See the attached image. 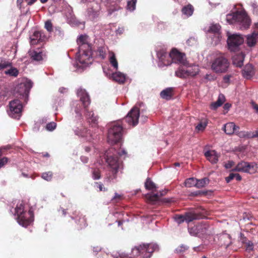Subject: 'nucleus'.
Listing matches in <instances>:
<instances>
[{
    "label": "nucleus",
    "mask_w": 258,
    "mask_h": 258,
    "mask_svg": "<svg viewBox=\"0 0 258 258\" xmlns=\"http://www.w3.org/2000/svg\"><path fill=\"white\" fill-rule=\"evenodd\" d=\"M223 130L228 135H231L235 133L237 129H239L238 126H236L234 123L230 122L226 123L223 126Z\"/></svg>",
    "instance_id": "5701e85b"
},
{
    "label": "nucleus",
    "mask_w": 258,
    "mask_h": 258,
    "mask_svg": "<svg viewBox=\"0 0 258 258\" xmlns=\"http://www.w3.org/2000/svg\"><path fill=\"white\" fill-rule=\"evenodd\" d=\"M157 56L159 60H164V59L165 57H168L170 56V53L168 54L167 52V50L166 49L161 48L158 50L157 52Z\"/></svg>",
    "instance_id": "7c9ffc66"
},
{
    "label": "nucleus",
    "mask_w": 258,
    "mask_h": 258,
    "mask_svg": "<svg viewBox=\"0 0 258 258\" xmlns=\"http://www.w3.org/2000/svg\"><path fill=\"white\" fill-rule=\"evenodd\" d=\"M148 200L151 203L155 202L159 200V196L158 194H148L147 196Z\"/></svg>",
    "instance_id": "58836bf2"
},
{
    "label": "nucleus",
    "mask_w": 258,
    "mask_h": 258,
    "mask_svg": "<svg viewBox=\"0 0 258 258\" xmlns=\"http://www.w3.org/2000/svg\"><path fill=\"white\" fill-rule=\"evenodd\" d=\"M89 130L86 128H83V131L80 133V135L82 137H87L88 134H90L88 133Z\"/></svg>",
    "instance_id": "052dcab7"
},
{
    "label": "nucleus",
    "mask_w": 258,
    "mask_h": 258,
    "mask_svg": "<svg viewBox=\"0 0 258 258\" xmlns=\"http://www.w3.org/2000/svg\"><path fill=\"white\" fill-rule=\"evenodd\" d=\"M15 214L17 216V222L23 227H26L33 222V212L31 209L27 211L22 203L17 205L15 208Z\"/></svg>",
    "instance_id": "20e7f679"
},
{
    "label": "nucleus",
    "mask_w": 258,
    "mask_h": 258,
    "mask_svg": "<svg viewBox=\"0 0 258 258\" xmlns=\"http://www.w3.org/2000/svg\"><path fill=\"white\" fill-rule=\"evenodd\" d=\"M30 43L32 45H36L41 42H43L46 39L43 32L39 31H35L30 37Z\"/></svg>",
    "instance_id": "a211bd4d"
},
{
    "label": "nucleus",
    "mask_w": 258,
    "mask_h": 258,
    "mask_svg": "<svg viewBox=\"0 0 258 258\" xmlns=\"http://www.w3.org/2000/svg\"><path fill=\"white\" fill-rule=\"evenodd\" d=\"M185 186L188 187H197V179L191 177L186 179L184 181Z\"/></svg>",
    "instance_id": "473e14b6"
},
{
    "label": "nucleus",
    "mask_w": 258,
    "mask_h": 258,
    "mask_svg": "<svg viewBox=\"0 0 258 258\" xmlns=\"http://www.w3.org/2000/svg\"><path fill=\"white\" fill-rule=\"evenodd\" d=\"M252 133V138L258 137V130H256L255 132H253Z\"/></svg>",
    "instance_id": "774afa93"
},
{
    "label": "nucleus",
    "mask_w": 258,
    "mask_h": 258,
    "mask_svg": "<svg viewBox=\"0 0 258 258\" xmlns=\"http://www.w3.org/2000/svg\"><path fill=\"white\" fill-rule=\"evenodd\" d=\"M87 36L81 35L77 39V43L79 45V49H85L86 48H91V45L87 43Z\"/></svg>",
    "instance_id": "4be33fe9"
},
{
    "label": "nucleus",
    "mask_w": 258,
    "mask_h": 258,
    "mask_svg": "<svg viewBox=\"0 0 258 258\" xmlns=\"http://www.w3.org/2000/svg\"><path fill=\"white\" fill-rule=\"evenodd\" d=\"M4 154V150L0 148V168L4 167L8 162L9 159L7 157H2Z\"/></svg>",
    "instance_id": "f704fd0d"
},
{
    "label": "nucleus",
    "mask_w": 258,
    "mask_h": 258,
    "mask_svg": "<svg viewBox=\"0 0 258 258\" xmlns=\"http://www.w3.org/2000/svg\"><path fill=\"white\" fill-rule=\"evenodd\" d=\"M231 106V105L230 104L227 103L224 104L223 108L225 110H229Z\"/></svg>",
    "instance_id": "0e129e2a"
},
{
    "label": "nucleus",
    "mask_w": 258,
    "mask_h": 258,
    "mask_svg": "<svg viewBox=\"0 0 258 258\" xmlns=\"http://www.w3.org/2000/svg\"><path fill=\"white\" fill-rule=\"evenodd\" d=\"M164 60H160V61L163 64L164 66H168L172 63V59L170 55L168 57H165Z\"/></svg>",
    "instance_id": "3c124183"
},
{
    "label": "nucleus",
    "mask_w": 258,
    "mask_h": 258,
    "mask_svg": "<svg viewBox=\"0 0 258 258\" xmlns=\"http://www.w3.org/2000/svg\"><path fill=\"white\" fill-rule=\"evenodd\" d=\"M41 177L48 181H51L53 177V173L51 171L43 172L42 174Z\"/></svg>",
    "instance_id": "ea45409f"
},
{
    "label": "nucleus",
    "mask_w": 258,
    "mask_h": 258,
    "mask_svg": "<svg viewBox=\"0 0 258 258\" xmlns=\"http://www.w3.org/2000/svg\"><path fill=\"white\" fill-rule=\"evenodd\" d=\"M242 76L246 79H249L253 75V68L251 64H247L245 66L242 72Z\"/></svg>",
    "instance_id": "bb28decb"
},
{
    "label": "nucleus",
    "mask_w": 258,
    "mask_h": 258,
    "mask_svg": "<svg viewBox=\"0 0 258 258\" xmlns=\"http://www.w3.org/2000/svg\"><path fill=\"white\" fill-rule=\"evenodd\" d=\"M71 217L73 219L75 220L77 224L76 228L78 230H81L87 226L86 218L82 214H81L79 211H74Z\"/></svg>",
    "instance_id": "dca6fc26"
},
{
    "label": "nucleus",
    "mask_w": 258,
    "mask_h": 258,
    "mask_svg": "<svg viewBox=\"0 0 258 258\" xmlns=\"http://www.w3.org/2000/svg\"><path fill=\"white\" fill-rule=\"evenodd\" d=\"M245 55L243 52L235 54L232 57L233 64L237 67H241L243 64Z\"/></svg>",
    "instance_id": "393cba45"
},
{
    "label": "nucleus",
    "mask_w": 258,
    "mask_h": 258,
    "mask_svg": "<svg viewBox=\"0 0 258 258\" xmlns=\"http://www.w3.org/2000/svg\"><path fill=\"white\" fill-rule=\"evenodd\" d=\"M257 169V164L254 162L249 163L241 161L237 164L232 171L253 173L256 171Z\"/></svg>",
    "instance_id": "ddd939ff"
},
{
    "label": "nucleus",
    "mask_w": 258,
    "mask_h": 258,
    "mask_svg": "<svg viewBox=\"0 0 258 258\" xmlns=\"http://www.w3.org/2000/svg\"><path fill=\"white\" fill-rule=\"evenodd\" d=\"M32 82L27 81L24 83L20 84L17 88V93L20 95V99L27 103L30 90L32 87Z\"/></svg>",
    "instance_id": "9d476101"
},
{
    "label": "nucleus",
    "mask_w": 258,
    "mask_h": 258,
    "mask_svg": "<svg viewBox=\"0 0 258 258\" xmlns=\"http://www.w3.org/2000/svg\"><path fill=\"white\" fill-rule=\"evenodd\" d=\"M18 71L16 68H12L5 72L6 74H9L11 76L17 77L18 75Z\"/></svg>",
    "instance_id": "c03bdc74"
},
{
    "label": "nucleus",
    "mask_w": 258,
    "mask_h": 258,
    "mask_svg": "<svg viewBox=\"0 0 258 258\" xmlns=\"http://www.w3.org/2000/svg\"><path fill=\"white\" fill-rule=\"evenodd\" d=\"M11 66V62L6 60H1L0 62V71H2L5 69Z\"/></svg>",
    "instance_id": "49530a36"
},
{
    "label": "nucleus",
    "mask_w": 258,
    "mask_h": 258,
    "mask_svg": "<svg viewBox=\"0 0 258 258\" xmlns=\"http://www.w3.org/2000/svg\"><path fill=\"white\" fill-rule=\"evenodd\" d=\"M207 125V121H204V122H200L196 127V130L198 131H203L206 127Z\"/></svg>",
    "instance_id": "09e8293b"
},
{
    "label": "nucleus",
    "mask_w": 258,
    "mask_h": 258,
    "mask_svg": "<svg viewBox=\"0 0 258 258\" xmlns=\"http://www.w3.org/2000/svg\"><path fill=\"white\" fill-rule=\"evenodd\" d=\"M78 60L80 63L87 65L91 63L92 58L91 47L85 49H79L77 52Z\"/></svg>",
    "instance_id": "2eb2a0df"
},
{
    "label": "nucleus",
    "mask_w": 258,
    "mask_h": 258,
    "mask_svg": "<svg viewBox=\"0 0 258 258\" xmlns=\"http://www.w3.org/2000/svg\"><path fill=\"white\" fill-rule=\"evenodd\" d=\"M28 54L32 60L40 61L43 59L42 52L40 50H30L29 51Z\"/></svg>",
    "instance_id": "a878e982"
},
{
    "label": "nucleus",
    "mask_w": 258,
    "mask_h": 258,
    "mask_svg": "<svg viewBox=\"0 0 258 258\" xmlns=\"http://www.w3.org/2000/svg\"><path fill=\"white\" fill-rule=\"evenodd\" d=\"M234 165V162L232 161H229L227 163H226L224 165L226 169L231 168Z\"/></svg>",
    "instance_id": "4d7b16f0"
},
{
    "label": "nucleus",
    "mask_w": 258,
    "mask_h": 258,
    "mask_svg": "<svg viewBox=\"0 0 258 258\" xmlns=\"http://www.w3.org/2000/svg\"><path fill=\"white\" fill-rule=\"evenodd\" d=\"M22 101L14 99L10 102L9 115L14 118L19 119L21 115Z\"/></svg>",
    "instance_id": "9b49d317"
},
{
    "label": "nucleus",
    "mask_w": 258,
    "mask_h": 258,
    "mask_svg": "<svg viewBox=\"0 0 258 258\" xmlns=\"http://www.w3.org/2000/svg\"><path fill=\"white\" fill-rule=\"evenodd\" d=\"M126 151L121 148L118 150L114 148H110L105 152L104 154L105 161L111 168L112 173V176L110 175L105 178L107 181H110L116 177V174L122 165V162L119 160L118 156L121 157L123 155L126 156Z\"/></svg>",
    "instance_id": "f257e3e1"
},
{
    "label": "nucleus",
    "mask_w": 258,
    "mask_h": 258,
    "mask_svg": "<svg viewBox=\"0 0 258 258\" xmlns=\"http://www.w3.org/2000/svg\"><path fill=\"white\" fill-rule=\"evenodd\" d=\"M148 200L151 203L155 202L159 200V196L158 194H148L147 196Z\"/></svg>",
    "instance_id": "4c0bfd02"
},
{
    "label": "nucleus",
    "mask_w": 258,
    "mask_h": 258,
    "mask_svg": "<svg viewBox=\"0 0 258 258\" xmlns=\"http://www.w3.org/2000/svg\"><path fill=\"white\" fill-rule=\"evenodd\" d=\"M235 173H231L226 178V181L227 183L230 182L232 179L235 178Z\"/></svg>",
    "instance_id": "6e6d98bb"
},
{
    "label": "nucleus",
    "mask_w": 258,
    "mask_h": 258,
    "mask_svg": "<svg viewBox=\"0 0 258 258\" xmlns=\"http://www.w3.org/2000/svg\"><path fill=\"white\" fill-rule=\"evenodd\" d=\"M54 33H55V34L56 35H58L59 36H61L63 34L60 28H59V27H57V28H55V32H54Z\"/></svg>",
    "instance_id": "bf43d9fd"
},
{
    "label": "nucleus",
    "mask_w": 258,
    "mask_h": 258,
    "mask_svg": "<svg viewBox=\"0 0 258 258\" xmlns=\"http://www.w3.org/2000/svg\"><path fill=\"white\" fill-rule=\"evenodd\" d=\"M123 127L120 122L112 123L108 131L107 141L112 145L120 143L122 140Z\"/></svg>",
    "instance_id": "0eeeda50"
},
{
    "label": "nucleus",
    "mask_w": 258,
    "mask_h": 258,
    "mask_svg": "<svg viewBox=\"0 0 258 258\" xmlns=\"http://www.w3.org/2000/svg\"><path fill=\"white\" fill-rule=\"evenodd\" d=\"M229 65L228 60L223 55H220L213 61L211 69L216 73H224L227 71Z\"/></svg>",
    "instance_id": "1a4fd4ad"
},
{
    "label": "nucleus",
    "mask_w": 258,
    "mask_h": 258,
    "mask_svg": "<svg viewBox=\"0 0 258 258\" xmlns=\"http://www.w3.org/2000/svg\"><path fill=\"white\" fill-rule=\"evenodd\" d=\"M109 61L111 65L116 69H118V62L114 53H112L110 56Z\"/></svg>",
    "instance_id": "79ce46f5"
},
{
    "label": "nucleus",
    "mask_w": 258,
    "mask_h": 258,
    "mask_svg": "<svg viewBox=\"0 0 258 258\" xmlns=\"http://www.w3.org/2000/svg\"><path fill=\"white\" fill-rule=\"evenodd\" d=\"M158 249V246L156 244H143L134 247L132 254L135 256L140 255L143 258H150L152 253Z\"/></svg>",
    "instance_id": "423d86ee"
},
{
    "label": "nucleus",
    "mask_w": 258,
    "mask_h": 258,
    "mask_svg": "<svg viewBox=\"0 0 258 258\" xmlns=\"http://www.w3.org/2000/svg\"><path fill=\"white\" fill-rule=\"evenodd\" d=\"M44 27L49 32H51L53 31L52 24L50 20H48L45 22Z\"/></svg>",
    "instance_id": "de8ad7c7"
},
{
    "label": "nucleus",
    "mask_w": 258,
    "mask_h": 258,
    "mask_svg": "<svg viewBox=\"0 0 258 258\" xmlns=\"http://www.w3.org/2000/svg\"><path fill=\"white\" fill-rule=\"evenodd\" d=\"M97 55L101 58L104 59L106 56V50L104 47H99L97 50Z\"/></svg>",
    "instance_id": "a19ab883"
},
{
    "label": "nucleus",
    "mask_w": 258,
    "mask_h": 258,
    "mask_svg": "<svg viewBox=\"0 0 258 258\" xmlns=\"http://www.w3.org/2000/svg\"><path fill=\"white\" fill-rule=\"evenodd\" d=\"M170 57L172 59V63H178L185 66H186L188 64L185 54L179 52L176 48H173L171 50Z\"/></svg>",
    "instance_id": "4468645a"
},
{
    "label": "nucleus",
    "mask_w": 258,
    "mask_h": 258,
    "mask_svg": "<svg viewBox=\"0 0 258 258\" xmlns=\"http://www.w3.org/2000/svg\"><path fill=\"white\" fill-rule=\"evenodd\" d=\"M95 184L97 187L99 189V191H107V188L103 186V184L101 182H95Z\"/></svg>",
    "instance_id": "5fc2aeb1"
},
{
    "label": "nucleus",
    "mask_w": 258,
    "mask_h": 258,
    "mask_svg": "<svg viewBox=\"0 0 258 258\" xmlns=\"http://www.w3.org/2000/svg\"><path fill=\"white\" fill-rule=\"evenodd\" d=\"M81 160L84 163H87L88 161V158L85 156H82L81 157Z\"/></svg>",
    "instance_id": "338daca9"
},
{
    "label": "nucleus",
    "mask_w": 258,
    "mask_h": 258,
    "mask_svg": "<svg viewBox=\"0 0 258 258\" xmlns=\"http://www.w3.org/2000/svg\"><path fill=\"white\" fill-rule=\"evenodd\" d=\"M244 42L240 35L232 34L228 36L227 44L229 49L231 51H236L239 49V46Z\"/></svg>",
    "instance_id": "f8f14e48"
},
{
    "label": "nucleus",
    "mask_w": 258,
    "mask_h": 258,
    "mask_svg": "<svg viewBox=\"0 0 258 258\" xmlns=\"http://www.w3.org/2000/svg\"><path fill=\"white\" fill-rule=\"evenodd\" d=\"M137 0H131L127 2V9L130 11H134L136 8Z\"/></svg>",
    "instance_id": "a18cd8bd"
},
{
    "label": "nucleus",
    "mask_w": 258,
    "mask_h": 258,
    "mask_svg": "<svg viewBox=\"0 0 258 258\" xmlns=\"http://www.w3.org/2000/svg\"><path fill=\"white\" fill-rule=\"evenodd\" d=\"M112 79L119 84H123L125 80V77L124 74L120 72L113 73L111 76Z\"/></svg>",
    "instance_id": "cd10ccee"
},
{
    "label": "nucleus",
    "mask_w": 258,
    "mask_h": 258,
    "mask_svg": "<svg viewBox=\"0 0 258 258\" xmlns=\"http://www.w3.org/2000/svg\"><path fill=\"white\" fill-rule=\"evenodd\" d=\"M92 175L93 179H99L101 178L100 170L98 168H92Z\"/></svg>",
    "instance_id": "e433bc0d"
},
{
    "label": "nucleus",
    "mask_w": 258,
    "mask_h": 258,
    "mask_svg": "<svg viewBox=\"0 0 258 258\" xmlns=\"http://www.w3.org/2000/svg\"><path fill=\"white\" fill-rule=\"evenodd\" d=\"M231 77V75H225L223 77V81L226 83H228L230 81V79Z\"/></svg>",
    "instance_id": "680f3d73"
},
{
    "label": "nucleus",
    "mask_w": 258,
    "mask_h": 258,
    "mask_svg": "<svg viewBox=\"0 0 258 258\" xmlns=\"http://www.w3.org/2000/svg\"><path fill=\"white\" fill-rule=\"evenodd\" d=\"M205 213V209H197L190 212H186L183 215H176L175 219L178 224H181L184 221L188 223L194 220L205 218L206 217Z\"/></svg>",
    "instance_id": "39448f33"
},
{
    "label": "nucleus",
    "mask_w": 258,
    "mask_h": 258,
    "mask_svg": "<svg viewBox=\"0 0 258 258\" xmlns=\"http://www.w3.org/2000/svg\"><path fill=\"white\" fill-rule=\"evenodd\" d=\"M174 89L172 87L167 88L160 92V97L167 100H170L174 95Z\"/></svg>",
    "instance_id": "b1692460"
},
{
    "label": "nucleus",
    "mask_w": 258,
    "mask_h": 258,
    "mask_svg": "<svg viewBox=\"0 0 258 258\" xmlns=\"http://www.w3.org/2000/svg\"><path fill=\"white\" fill-rule=\"evenodd\" d=\"M226 20L229 24L237 23L241 29H247L251 24V20L245 11H236L228 14Z\"/></svg>",
    "instance_id": "7ed1b4c3"
},
{
    "label": "nucleus",
    "mask_w": 258,
    "mask_h": 258,
    "mask_svg": "<svg viewBox=\"0 0 258 258\" xmlns=\"http://www.w3.org/2000/svg\"><path fill=\"white\" fill-rule=\"evenodd\" d=\"M256 30L250 35L247 36L246 42L248 46H253L256 42V39L258 37V23L255 24Z\"/></svg>",
    "instance_id": "aec40b11"
},
{
    "label": "nucleus",
    "mask_w": 258,
    "mask_h": 258,
    "mask_svg": "<svg viewBox=\"0 0 258 258\" xmlns=\"http://www.w3.org/2000/svg\"><path fill=\"white\" fill-rule=\"evenodd\" d=\"M225 96H224V95L221 94H220L219 95L218 100L216 102L212 103V104H211L212 108L213 109H217L218 107L221 106L223 104V103L225 102Z\"/></svg>",
    "instance_id": "c85d7f7f"
},
{
    "label": "nucleus",
    "mask_w": 258,
    "mask_h": 258,
    "mask_svg": "<svg viewBox=\"0 0 258 258\" xmlns=\"http://www.w3.org/2000/svg\"><path fill=\"white\" fill-rule=\"evenodd\" d=\"M59 211L61 213V215L63 216H66L67 214V211L65 209L63 208H60Z\"/></svg>",
    "instance_id": "69168bd1"
},
{
    "label": "nucleus",
    "mask_w": 258,
    "mask_h": 258,
    "mask_svg": "<svg viewBox=\"0 0 258 258\" xmlns=\"http://www.w3.org/2000/svg\"><path fill=\"white\" fill-rule=\"evenodd\" d=\"M221 28V26L219 24H213L212 25L209 29V31L212 33H218Z\"/></svg>",
    "instance_id": "37998d69"
},
{
    "label": "nucleus",
    "mask_w": 258,
    "mask_h": 258,
    "mask_svg": "<svg viewBox=\"0 0 258 258\" xmlns=\"http://www.w3.org/2000/svg\"><path fill=\"white\" fill-rule=\"evenodd\" d=\"M209 180L207 178H204L201 179H197V187L202 188L209 183Z\"/></svg>",
    "instance_id": "c9c22d12"
},
{
    "label": "nucleus",
    "mask_w": 258,
    "mask_h": 258,
    "mask_svg": "<svg viewBox=\"0 0 258 258\" xmlns=\"http://www.w3.org/2000/svg\"><path fill=\"white\" fill-rule=\"evenodd\" d=\"M77 95L80 98L82 103L87 121L92 126H96L98 124V117L95 116L93 111L89 110L88 106L90 104V99L88 93L85 90L79 89L77 90Z\"/></svg>",
    "instance_id": "f03ea898"
},
{
    "label": "nucleus",
    "mask_w": 258,
    "mask_h": 258,
    "mask_svg": "<svg viewBox=\"0 0 258 258\" xmlns=\"http://www.w3.org/2000/svg\"><path fill=\"white\" fill-rule=\"evenodd\" d=\"M37 0H25L28 5L31 6L33 5Z\"/></svg>",
    "instance_id": "e2e57ef3"
},
{
    "label": "nucleus",
    "mask_w": 258,
    "mask_h": 258,
    "mask_svg": "<svg viewBox=\"0 0 258 258\" xmlns=\"http://www.w3.org/2000/svg\"><path fill=\"white\" fill-rule=\"evenodd\" d=\"M199 73V69H189L185 70L182 67H180L178 70L175 72V76L181 79H186L188 77H194L198 75Z\"/></svg>",
    "instance_id": "f3484780"
},
{
    "label": "nucleus",
    "mask_w": 258,
    "mask_h": 258,
    "mask_svg": "<svg viewBox=\"0 0 258 258\" xmlns=\"http://www.w3.org/2000/svg\"><path fill=\"white\" fill-rule=\"evenodd\" d=\"M144 106V104L143 102L137 103L124 118L123 120L130 125L135 126L137 125L140 116V108Z\"/></svg>",
    "instance_id": "6e6552de"
},
{
    "label": "nucleus",
    "mask_w": 258,
    "mask_h": 258,
    "mask_svg": "<svg viewBox=\"0 0 258 258\" xmlns=\"http://www.w3.org/2000/svg\"><path fill=\"white\" fill-rule=\"evenodd\" d=\"M121 198L122 196L121 195L115 193L113 198L112 199V201H115V202H117L121 199Z\"/></svg>",
    "instance_id": "13d9d810"
},
{
    "label": "nucleus",
    "mask_w": 258,
    "mask_h": 258,
    "mask_svg": "<svg viewBox=\"0 0 258 258\" xmlns=\"http://www.w3.org/2000/svg\"><path fill=\"white\" fill-rule=\"evenodd\" d=\"M56 126V123L54 122H51L47 123L46 125V128L49 131H53Z\"/></svg>",
    "instance_id": "8fccbe9b"
},
{
    "label": "nucleus",
    "mask_w": 258,
    "mask_h": 258,
    "mask_svg": "<svg viewBox=\"0 0 258 258\" xmlns=\"http://www.w3.org/2000/svg\"><path fill=\"white\" fill-rule=\"evenodd\" d=\"M204 155L212 164H216L218 161L219 155L215 150H209L204 153Z\"/></svg>",
    "instance_id": "412c9836"
},
{
    "label": "nucleus",
    "mask_w": 258,
    "mask_h": 258,
    "mask_svg": "<svg viewBox=\"0 0 258 258\" xmlns=\"http://www.w3.org/2000/svg\"><path fill=\"white\" fill-rule=\"evenodd\" d=\"M194 10L193 6L190 4H188L182 8V12L187 16H190L192 15Z\"/></svg>",
    "instance_id": "c756f323"
},
{
    "label": "nucleus",
    "mask_w": 258,
    "mask_h": 258,
    "mask_svg": "<svg viewBox=\"0 0 258 258\" xmlns=\"http://www.w3.org/2000/svg\"><path fill=\"white\" fill-rule=\"evenodd\" d=\"M119 3V0H107L106 7L109 14L111 15L113 12L121 9Z\"/></svg>",
    "instance_id": "6ab92c4d"
},
{
    "label": "nucleus",
    "mask_w": 258,
    "mask_h": 258,
    "mask_svg": "<svg viewBox=\"0 0 258 258\" xmlns=\"http://www.w3.org/2000/svg\"><path fill=\"white\" fill-rule=\"evenodd\" d=\"M187 249H188V247L187 246L184 245H181L178 246L176 249L175 250L177 253H180L183 252Z\"/></svg>",
    "instance_id": "603ef678"
},
{
    "label": "nucleus",
    "mask_w": 258,
    "mask_h": 258,
    "mask_svg": "<svg viewBox=\"0 0 258 258\" xmlns=\"http://www.w3.org/2000/svg\"><path fill=\"white\" fill-rule=\"evenodd\" d=\"M145 187L147 189L153 190L157 188L155 184L150 178H148L145 183Z\"/></svg>",
    "instance_id": "72a5a7b5"
},
{
    "label": "nucleus",
    "mask_w": 258,
    "mask_h": 258,
    "mask_svg": "<svg viewBox=\"0 0 258 258\" xmlns=\"http://www.w3.org/2000/svg\"><path fill=\"white\" fill-rule=\"evenodd\" d=\"M239 129H237L235 134L237 135L239 137L241 138H252V133L251 132H248L245 131H239Z\"/></svg>",
    "instance_id": "2f4dec72"
},
{
    "label": "nucleus",
    "mask_w": 258,
    "mask_h": 258,
    "mask_svg": "<svg viewBox=\"0 0 258 258\" xmlns=\"http://www.w3.org/2000/svg\"><path fill=\"white\" fill-rule=\"evenodd\" d=\"M243 243L246 244V249H252L253 248V243L250 241L248 240L246 241V238H244L242 241Z\"/></svg>",
    "instance_id": "864d4df0"
}]
</instances>
